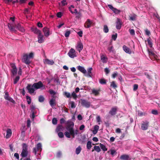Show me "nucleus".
Returning a JSON list of instances; mask_svg holds the SVG:
<instances>
[{"label":"nucleus","instance_id":"30","mask_svg":"<svg viewBox=\"0 0 160 160\" xmlns=\"http://www.w3.org/2000/svg\"><path fill=\"white\" fill-rule=\"evenodd\" d=\"M49 103L51 106L52 107L53 106L56 105V100L53 99H51L49 102Z\"/></svg>","mask_w":160,"mask_h":160},{"label":"nucleus","instance_id":"15","mask_svg":"<svg viewBox=\"0 0 160 160\" xmlns=\"http://www.w3.org/2000/svg\"><path fill=\"white\" fill-rule=\"evenodd\" d=\"M43 31L44 33V35L46 37H48L50 35L49 29L47 27H45L43 28Z\"/></svg>","mask_w":160,"mask_h":160},{"label":"nucleus","instance_id":"63","mask_svg":"<svg viewBox=\"0 0 160 160\" xmlns=\"http://www.w3.org/2000/svg\"><path fill=\"white\" fill-rule=\"evenodd\" d=\"M27 0H19L20 4H22L26 3Z\"/></svg>","mask_w":160,"mask_h":160},{"label":"nucleus","instance_id":"38","mask_svg":"<svg viewBox=\"0 0 160 160\" xmlns=\"http://www.w3.org/2000/svg\"><path fill=\"white\" fill-rule=\"evenodd\" d=\"M110 86L111 87L115 89L117 87V86L115 83V82L114 81H112V82H111Z\"/></svg>","mask_w":160,"mask_h":160},{"label":"nucleus","instance_id":"17","mask_svg":"<svg viewBox=\"0 0 160 160\" xmlns=\"http://www.w3.org/2000/svg\"><path fill=\"white\" fill-rule=\"evenodd\" d=\"M15 27L20 31L22 32H24L25 31V30L23 26H22L19 23H18L17 25H15Z\"/></svg>","mask_w":160,"mask_h":160},{"label":"nucleus","instance_id":"60","mask_svg":"<svg viewBox=\"0 0 160 160\" xmlns=\"http://www.w3.org/2000/svg\"><path fill=\"white\" fill-rule=\"evenodd\" d=\"M152 114H153L154 115H157L158 114V111L156 110H152Z\"/></svg>","mask_w":160,"mask_h":160},{"label":"nucleus","instance_id":"26","mask_svg":"<svg viewBox=\"0 0 160 160\" xmlns=\"http://www.w3.org/2000/svg\"><path fill=\"white\" fill-rule=\"evenodd\" d=\"M120 159L123 160H128L129 159V156L126 154L122 155L120 156Z\"/></svg>","mask_w":160,"mask_h":160},{"label":"nucleus","instance_id":"45","mask_svg":"<svg viewBox=\"0 0 160 160\" xmlns=\"http://www.w3.org/2000/svg\"><path fill=\"white\" fill-rule=\"evenodd\" d=\"M64 135L68 138H70L71 137V134L69 132H64Z\"/></svg>","mask_w":160,"mask_h":160},{"label":"nucleus","instance_id":"43","mask_svg":"<svg viewBox=\"0 0 160 160\" xmlns=\"http://www.w3.org/2000/svg\"><path fill=\"white\" fill-rule=\"evenodd\" d=\"M20 79V77L19 76H17L15 79H14L13 83L14 84H16L17 83Z\"/></svg>","mask_w":160,"mask_h":160},{"label":"nucleus","instance_id":"44","mask_svg":"<svg viewBox=\"0 0 160 160\" xmlns=\"http://www.w3.org/2000/svg\"><path fill=\"white\" fill-rule=\"evenodd\" d=\"M71 32L70 31L68 30H67L65 33V36L66 37H68L69 36Z\"/></svg>","mask_w":160,"mask_h":160},{"label":"nucleus","instance_id":"27","mask_svg":"<svg viewBox=\"0 0 160 160\" xmlns=\"http://www.w3.org/2000/svg\"><path fill=\"white\" fill-rule=\"evenodd\" d=\"M100 91V89L96 90L94 89H93L92 90V92L95 96H97L99 94Z\"/></svg>","mask_w":160,"mask_h":160},{"label":"nucleus","instance_id":"29","mask_svg":"<svg viewBox=\"0 0 160 160\" xmlns=\"http://www.w3.org/2000/svg\"><path fill=\"white\" fill-rule=\"evenodd\" d=\"M99 129V126L97 125H95L94 127V129L92 131V133L94 134H96L98 132Z\"/></svg>","mask_w":160,"mask_h":160},{"label":"nucleus","instance_id":"54","mask_svg":"<svg viewBox=\"0 0 160 160\" xmlns=\"http://www.w3.org/2000/svg\"><path fill=\"white\" fill-rule=\"evenodd\" d=\"M64 95L68 98L71 97L70 93L69 92H64Z\"/></svg>","mask_w":160,"mask_h":160},{"label":"nucleus","instance_id":"11","mask_svg":"<svg viewBox=\"0 0 160 160\" xmlns=\"http://www.w3.org/2000/svg\"><path fill=\"white\" fill-rule=\"evenodd\" d=\"M8 26L11 32H14L15 33H16L17 31L15 29V27L14 26L12 23H8Z\"/></svg>","mask_w":160,"mask_h":160},{"label":"nucleus","instance_id":"16","mask_svg":"<svg viewBox=\"0 0 160 160\" xmlns=\"http://www.w3.org/2000/svg\"><path fill=\"white\" fill-rule=\"evenodd\" d=\"M83 48V45L82 43L81 42H78L77 43L76 47L77 50L80 52L82 50Z\"/></svg>","mask_w":160,"mask_h":160},{"label":"nucleus","instance_id":"62","mask_svg":"<svg viewBox=\"0 0 160 160\" xmlns=\"http://www.w3.org/2000/svg\"><path fill=\"white\" fill-rule=\"evenodd\" d=\"M72 96L75 99H76L77 97V95L74 92H72Z\"/></svg>","mask_w":160,"mask_h":160},{"label":"nucleus","instance_id":"6","mask_svg":"<svg viewBox=\"0 0 160 160\" xmlns=\"http://www.w3.org/2000/svg\"><path fill=\"white\" fill-rule=\"evenodd\" d=\"M42 145L40 143H38L36 148H33V152L35 153V155L36 154L37 152H41L42 150Z\"/></svg>","mask_w":160,"mask_h":160},{"label":"nucleus","instance_id":"37","mask_svg":"<svg viewBox=\"0 0 160 160\" xmlns=\"http://www.w3.org/2000/svg\"><path fill=\"white\" fill-rule=\"evenodd\" d=\"M147 41L148 42V44L149 46L151 48L152 47V41H151V38L149 37L148 38Z\"/></svg>","mask_w":160,"mask_h":160},{"label":"nucleus","instance_id":"4","mask_svg":"<svg viewBox=\"0 0 160 160\" xmlns=\"http://www.w3.org/2000/svg\"><path fill=\"white\" fill-rule=\"evenodd\" d=\"M26 89L28 91V92L31 94H32L35 91V88L33 87V85H32L31 84H28L26 87Z\"/></svg>","mask_w":160,"mask_h":160},{"label":"nucleus","instance_id":"31","mask_svg":"<svg viewBox=\"0 0 160 160\" xmlns=\"http://www.w3.org/2000/svg\"><path fill=\"white\" fill-rule=\"evenodd\" d=\"M99 145L101 148L102 149V150L104 151H106L107 150V148H106L105 146L102 144L100 143L99 144Z\"/></svg>","mask_w":160,"mask_h":160},{"label":"nucleus","instance_id":"10","mask_svg":"<svg viewBox=\"0 0 160 160\" xmlns=\"http://www.w3.org/2000/svg\"><path fill=\"white\" fill-rule=\"evenodd\" d=\"M22 61L23 62L27 64H29L31 62L29 59L28 56L27 54H25L23 55Z\"/></svg>","mask_w":160,"mask_h":160},{"label":"nucleus","instance_id":"23","mask_svg":"<svg viewBox=\"0 0 160 160\" xmlns=\"http://www.w3.org/2000/svg\"><path fill=\"white\" fill-rule=\"evenodd\" d=\"M12 132L11 129H8L7 130V134L6 135V138H9L11 136Z\"/></svg>","mask_w":160,"mask_h":160},{"label":"nucleus","instance_id":"57","mask_svg":"<svg viewBox=\"0 0 160 160\" xmlns=\"http://www.w3.org/2000/svg\"><path fill=\"white\" fill-rule=\"evenodd\" d=\"M145 34L149 36L150 34V32L149 30H148L147 29H146L145 30Z\"/></svg>","mask_w":160,"mask_h":160},{"label":"nucleus","instance_id":"47","mask_svg":"<svg viewBox=\"0 0 160 160\" xmlns=\"http://www.w3.org/2000/svg\"><path fill=\"white\" fill-rule=\"evenodd\" d=\"M48 92L51 95H56V92L53 90L50 89L49 90Z\"/></svg>","mask_w":160,"mask_h":160},{"label":"nucleus","instance_id":"2","mask_svg":"<svg viewBox=\"0 0 160 160\" xmlns=\"http://www.w3.org/2000/svg\"><path fill=\"white\" fill-rule=\"evenodd\" d=\"M66 124V129L68 131L70 132L72 130H74L73 129L74 123L71 120L68 121Z\"/></svg>","mask_w":160,"mask_h":160},{"label":"nucleus","instance_id":"3","mask_svg":"<svg viewBox=\"0 0 160 160\" xmlns=\"http://www.w3.org/2000/svg\"><path fill=\"white\" fill-rule=\"evenodd\" d=\"M118 108L117 106L112 107L109 112V114L111 116H114L116 115L118 111Z\"/></svg>","mask_w":160,"mask_h":160},{"label":"nucleus","instance_id":"32","mask_svg":"<svg viewBox=\"0 0 160 160\" xmlns=\"http://www.w3.org/2000/svg\"><path fill=\"white\" fill-rule=\"evenodd\" d=\"M82 148L80 146H78L76 149L75 152L77 154H78L81 152Z\"/></svg>","mask_w":160,"mask_h":160},{"label":"nucleus","instance_id":"9","mask_svg":"<svg viewBox=\"0 0 160 160\" xmlns=\"http://www.w3.org/2000/svg\"><path fill=\"white\" fill-rule=\"evenodd\" d=\"M81 104L82 106L85 107L86 108H89L90 107V102L83 99H81Z\"/></svg>","mask_w":160,"mask_h":160},{"label":"nucleus","instance_id":"20","mask_svg":"<svg viewBox=\"0 0 160 160\" xmlns=\"http://www.w3.org/2000/svg\"><path fill=\"white\" fill-rule=\"evenodd\" d=\"M32 30L35 33L37 34H39L41 33V31L38 29L37 28H32Z\"/></svg>","mask_w":160,"mask_h":160},{"label":"nucleus","instance_id":"42","mask_svg":"<svg viewBox=\"0 0 160 160\" xmlns=\"http://www.w3.org/2000/svg\"><path fill=\"white\" fill-rule=\"evenodd\" d=\"M112 11H113V12L116 14H119L121 12V11L120 10H118L115 8H114Z\"/></svg>","mask_w":160,"mask_h":160},{"label":"nucleus","instance_id":"33","mask_svg":"<svg viewBox=\"0 0 160 160\" xmlns=\"http://www.w3.org/2000/svg\"><path fill=\"white\" fill-rule=\"evenodd\" d=\"M92 68H89L88 69V74L87 75V77H91V74L92 73L91 71L92 70Z\"/></svg>","mask_w":160,"mask_h":160},{"label":"nucleus","instance_id":"56","mask_svg":"<svg viewBox=\"0 0 160 160\" xmlns=\"http://www.w3.org/2000/svg\"><path fill=\"white\" fill-rule=\"evenodd\" d=\"M66 0H62L61 1L62 6H64L67 5V3L66 2Z\"/></svg>","mask_w":160,"mask_h":160},{"label":"nucleus","instance_id":"40","mask_svg":"<svg viewBox=\"0 0 160 160\" xmlns=\"http://www.w3.org/2000/svg\"><path fill=\"white\" fill-rule=\"evenodd\" d=\"M70 104V107L72 108H75L76 105H75V102L73 101H71L69 102Z\"/></svg>","mask_w":160,"mask_h":160},{"label":"nucleus","instance_id":"7","mask_svg":"<svg viewBox=\"0 0 160 160\" xmlns=\"http://www.w3.org/2000/svg\"><path fill=\"white\" fill-rule=\"evenodd\" d=\"M68 55L69 57L72 58H74L77 56L75 51L72 48H71L69 50L68 53Z\"/></svg>","mask_w":160,"mask_h":160},{"label":"nucleus","instance_id":"18","mask_svg":"<svg viewBox=\"0 0 160 160\" xmlns=\"http://www.w3.org/2000/svg\"><path fill=\"white\" fill-rule=\"evenodd\" d=\"M38 42L39 43H42L44 42V36L41 33L39 34L38 37Z\"/></svg>","mask_w":160,"mask_h":160},{"label":"nucleus","instance_id":"48","mask_svg":"<svg viewBox=\"0 0 160 160\" xmlns=\"http://www.w3.org/2000/svg\"><path fill=\"white\" fill-rule=\"evenodd\" d=\"M26 99L27 100V102L28 104H30L31 103V99L30 97L27 96L26 97Z\"/></svg>","mask_w":160,"mask_h":160},{"label":"nucleus","instance_id":"36","mask_svg":"<svg viewBox=\"0 0 160 160\" xmlns=\"http://www.w3.org/2000/svg\"><path fill=\"white\" fill-rule=\"evenodd\" d=\"M94 150L93 149L92 150V152H93L94 150L98 152H99L101 151V149L98 146H95L94 147Z\"/></svg>","mask_w":160,"mask_h":160},{"label":"nucleus","instance_id":"21","mask_svg":"<svg viewBox=\"0 0 160 160\" xmlns=\"http://www.w3.org/2000/svg\"><path fill=\"white\" fill-rule=\"evenodd\" d=\"M122 48L124 51H125L126 52L129 54L131 53V50L126 46L123 45L122 47Z\"/></svg>","mask_w":160,"mask_h":160},{"label":"nucleus","instance_id":"64","mask_svg":"<svg viewBox=\"0 0 160 160\" xmlns=\"http://www.w3.org/2000/svg\"><path fill=\"white\" fill-rule=\"evenodd\" d=\"M82 31H80L79 32H77L78 35L80 37H82Z\"/></svg>","mask_w":160,"mask_h":160},{"label":"nucleus","instance_id":"53","mask_svg":"<svg viewBox=\"0 0 160 160\" xmlns=\"http://www.w3.org/2000/svg\"><path fill=\"white\" fill-rule=\"evenodd\" d=\"M113 46H109L108 48V50L110 52H113Z\"/></svg>","mask_w":160,"mask_h":160},{"label":"nucleus","instance_id":"46","mask_svg":"<svg viewBox=\"0 0 160 160\" xmlns=\"http://www.w3.org/2000/svg\"><path fill=\"white\" fill-rule=\"evenodd\" d=\"M44 98L42 96H40L38 98V101L40 102H42L44 101Z\"/></svg>","mask_w":160,"mask_h":160},{"label":"nucleus","instance_id":"25","mask_svg":"<svg viewBox=\"0 0 160 160\" xmlns=\"http://www.w3.org/2000/svg\"><path fill=\"white\" fill-rule=\"evenodd\" d=\"M101 59L103 63H106L107 62L108 58L104 55H102L101 56Z\"/></svg>","mask_w":160,"mask_h":160},{"label":"nucleus","instance_id":"59","mask_svg":"<svg viewBox=\"0 0 160 160\" xmlns=\"http://www.w3.org/2000/svg\"><path fill=\"white\" fill-rule=\"evenodd\" d=\"M138 85L137 84H135L133 85V90L134 91H136L138 88Z\"/></svg>","mask_w":160,"mask_h":160},{"label":"nucleus","instance_id":"5","mask_svg":"<svg viewBox=\"0 0 160 160\" xmlns=\"http://www.w3.org/2000/svg\"><path fill=\"white\" fill-rule=\"evenodd\" d=\"M4 97L5 100L10 101L13 104L15 103V101L10 97L8 92H5Z\"/></svg>","mask_w":160,"mask_h":160},{"label":"nucleus","instance_id":"22","mask_svg":"<svg viewBox=\"0 0 160 160\" xmlns=\"http://www.w3.org/2000/svg\"><path fill=\"white\" fill-rule=\"evenodd\" d=\"M137 17V15L133 13L129 16V20L132 21H135L136 20Z\"/></svg>","mask_w":160,"mask_h":160},{"label":"nucleus","instance_id":"41","mask_svg":"<svg viewBox=\"0 0 160 160\" xmlns=\"http://www.w3.org/2000/svg\"><path fill=\"white\" fill-rule=\"evenodd\" d=\"M103 31L105 33H107L108 32L109 29L108 28L107 25H104V26Z\"/></svg>","mask_w":160,"mask_h":160},{"label":"nucleus","instance_id":"12","mask_svg":"<svg viewBox=\"0 0 160 160\" xmlns=\"http://www.w3.org/2000/svg\"><path fill=\"white\" fill-rule=\"evenodd\" d=\"M11 67L12 68V69L11 70V71L12 75L13 76H14L16 74L18 70L15 64H11Z\"/></svg>","mask_w":160,"mask_h":160},{"label":"nucleus","instance_id":"1","mask_svg":"<svg viewBox=\"0 0 160 160\" xmlns=\"http://www.w3.org/2000/svg\"><path fill=\"white\" fill-rule=\"evenodd\" d=\"M22 158H27L26 160H31L29 154L28 150V146L26 144H24L23 146V148L20 155Z\"/></svg>","mask_w":160,"mask_h":160},{"label":"nucleus","instance_id":"50","mask_svg":"<svg viewBox=\"0 0 160 160\" xmlns=\"http://www.w3.org/2000/svg\"><path fill=\"white\" fill-rule=\"evenodd\" d=\"M57 119L55 118H54L52 119V122L53 124L56 125L57 123Z\"/></svg>","mask_w":160,"mask_h":160},{"label":"nucleus","instance_id":"35","mask_svg":"<svg viewBox=\"0 0 160 160\" xmlns=\"http://www.w3.org/2000/svg\"><path fill=\"white\" fill-rule=\"evenodd\" d=\"M99 82L101 84H106V80L104 78H102L99 79Z\"/></svg>","mask_w":160,"mask_h":160},{"label":"nucleus","instance_id":"39","mask_svg":"<svg viewBox=\"0 0 160 160\" xmlns=\"http://www.w3.org/2000/svg\"><path fill=\"white\" fill-rule=\"evenodd\" d=\"M92 143L91 141H89L88 142L87 144V148L88 149H90L92 147Z\"/></svg>","mask_w":160,"mask_h":160},{"label":"nucleus","instance_id":"58","mask_svg":"<svg viewBox=\"0 0 160 160\" xmlns=\"http://www.w3.org/2000/svg\"><path fill=\"white\" fill-rule=\"evenodd\" d=\"M70 133L71 135L72 136V137L73 138H74L75 137V135L74 134V130L73 131H71L69 132Z\"/></svg>","mask_w":160,"mask_h":160},{"label":"nucleus","instance_id":"49","mask_svg":"<svg viewBox=\"0 0 160 160\" xmlns=\"http://www.w3.org/2000/svg\"><path fill=\"white\" fill-rule=\"evenodd\" d=\"M77 15L76 16V18L78 19L80 18L82 16L81 13L80 12H79L78 13H76Z\"/></svg>","mask_w":160,"mask_h":160},{"label":"nucleus","instance_id":"34","mask_svg":"<svg viewBox=\"0 0 160 160\" xmlns=\"http://www.w3.org/2000/svg\"><path fill=\"white\" fill-rule=\"evenodd\" d=\"M62 126L61 125H59L58 126L56 129V132H58L62 130Z\"/></svg>","mask_w":160,"mask_h":160},{"label":"nucleus","instance_id":"28","mask_svg":"<svg viewBox=\"0 0 160 160\" xmlns=\"http://www.w3.org/2000/svg\"><path fill=\"white\" fill-rule=\"evenodd\" d=\"M45 63L50 65H52L54 64V62L53 60H50L48 59L45 60Z\"/></svg>","mask_w":160,"mask_h":160},{"label":"nucleus","instance_id":"51","mask_svg":"<svg viewBox=\"0 0 160 160\" xmlns=\"http://www.w3.org/2000/svg\"><path fill=\"white\" fill-rule=\"evenodd\" d=\"M58 137L60 138H62L64 137L63 133L62 132H58Z\"/></svg>","mask_w":160,"mask_h":160},{"label":"nucleus","instance_id":"19","mask_svg":"<svg viewBox=\"0 0 160 160\" xmlns=\"http://www.w3.org/2000/svg\"><path fill=\"white\" fill-rule=\"evenodd\" d=\"M77 68L79 71L82 73L84 74L86 73V70L83 67L80 66H78L77 67Z\"/></svg>","mask_w":160,"mask_h":160},{"label":"nucleus","instance_id":"14","mask_svg":"<svg viewBox=\"0 0 160 160\" xmlns=\"http://www.w3.org/2000/svg\"><path fill=\"white\" fill-rule=\"evenodd\" d=\"M92 23V21L90 19H88L84 24V26L86 28H88L91 26Z\"/></svg>","mask_w":160,"mask_h":160},{"label":"nucleus","instance_id":"24","mask_svg":"<svg viewBox=\"0 0 160 160\" xmlns=\"http://www.w3.org/2000/svg\"><path fill=\"white\" fill-rule=\"evenodd\" d=\"M121 23L120 22V19L118 18L116 22V28L118 29H120L121 28Z\"/></svg>","mask_w":160,"mask_h":160},{"label":"nucleus","instance_id":"13","mask_svg":"<svg viewBox=\"0 0 160 160\" xmlns=\"http://www.w3.org/2000/svg\"><path fill=\"white\" fill-rule=\"evenodd\" d=\"M33 85V87H34L36 89L42 88L43 86L42 82L41 81H40L37 83H35Z\"/></svg>","mask_w":160,"mask_h":160},{"label":"nucleus","instance_id":"55","mask_svg":"<svg viewBox=\"0 0 160 160\" xmlns=\"http://www.w3.org/2000/svg\"><path fill=\"white\" fill-rule=\"evenodd\" d=\"M129 32L130 34L132 35H134L135 34V31L133 29H130Z\"/></svg>","mask_w":160,"mask_h":160},{"label":"nucleus","instance_id":"61","mask_svg":"<svg viewBox=\"0 0 160 160\" xmlns=\"http://www.w3.org/2000/svg\"><path fill=\"white\" fill-rule=\"evenodd\" d=\"M31 121L30 120L28 119L27 121V128H29L30 126Z\"/></svg>","mask_w":160,"mask_h":160},{"label":"nucleus","instance_id":"8","mask_svg":"<svg viewBox=\"0 0 160 160\" xmlns=\"http://www.w3.org/2000/svg\"><path fill=\"white\" fill-rule=\"evenodd\" d=\"M149 124V122L148 121H142L141 126L142 129L143 130L148 129Z\"/></svg>","mask_w":160,"mask_h":160},{"label":"nucleus","instance_id":"52","mask_svg":"<svg viewBox=\"0 0 160 160\" xmlns=\"http://www.w3.org/2000/svg\"><path fill=\"white\" fill-rule=\"evenodd\" d=\"M117 34L116 33L115 34H113L112 35V39L114 41H115L117 39Z\"/></svg>","mask_w":160,"mask_h":160}]
</instances>
